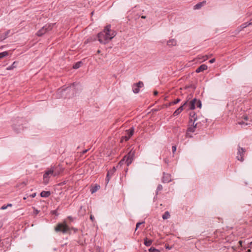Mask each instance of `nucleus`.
<instances>
[{
    "label": "nucleus",
    "instance_id": "nucleus-41",
    "mask_svg": "<svg viewBox=\"0 0 252 252\" xmlns=\"http://www.w3.org/2000/svg\"><path fill=\"white\" fill-rule=\"evenodd\" d=\"M91 219L93 220L94 217L92 215L91 216Z\"/></svg>",
    "mask_w": 252,
    "mask_h": 252
},
{
    "label": "nucleus",
    "instance_id": "nucleus-15",
    "mask_svg": "<svg viewBox=\"0 0 252 252\" xmlns=\"http://www.w3.org/2000/svg\"><path fill=\"white\" fill-rule=\"evenodd\" d=\"M50 195V191H42L40 195L42 197H47Z\"/></svg>",
    "mask_w": 252,
    "mask_h": 252
},
{
    "label": "nucleus",
    "instance_id": "nucleus-47",
    "mask_svg": "<svg viewBox=\"0 0 252 252\" xmlns=\"http://www.w3.org/2000/svg\"><path fill=\"white\" fill-rule=\"evenodd\" d=\"M26 197H24V200H26Z\"/></svg>",
    "mask_w": 252,
    "mask_h": 252
},
{
    "label": "nucleus",
    "instance_id": "nucleus-37",
    "mask_svg": "<svg viewBox=\"0 0 252 252\" xmlns=\"http://www.w3.org/2000/svg\"><path fill=\"white\" fill-rule=\"evenodd\" d=\"M2 226H3V222L2 221H0V228H1Z\"/></svg>",
    "mask_w": 252,
    "mask_h": 252
},
{
    "label": "nucleus",
    "instance_id": "nucleus-30",
    "mask_svg": "<svg viewBox=\"0 0 252 252\" xmlns=\"http://www.w3.org/2000/svg\"><path fill=\"white\" fill-rule=\"evenodd\" d=\"M195 106H197L199 108L201 107V102L197 100V102L195 103Z\"/></svg>",
    "mask_w": 252,
    "mask_h": 252
},
{
    "label": "nucleus",
    "instance_id": "nucleus-36",
    "mask_svg": "<svg viewBox=\"0 0 252 252\" xmlns=\"http://www.w3.org/2000/svg\"><path fill=\"white\" fill-rule=\"evenodd\" d=\"M35 196H36V193H33V194H32V195H30V196H31V197H32V198H34V197H35Z\"/></svg>",
    "mask_w": 252,
    "mask_h": 252
},
{
    "label": "nucleus",
    "instance_id": "nucleus-44",
    "mask_svg": "<svg viewBox=\"0 0 252 252\" xmlns=\"http://www.w3.org/2000/svg\"><path fill=\"white\" fill-rule=\"evenodd\" d=\"M246 252H251L250 250H248Z\"/></svg>",
    "mask_w": 252,
    "mask_h": 252
},
{
    "label": "nucleus",
    "instance_id": "nucleus-35",
    "mask_svg": "<svg viewBox=\"0 0 252 252\" xmlns=\"http://www.w3.org/2000/svg\"><path fill=\"white\" fill-rule=\"evenodd\" d=\"M215 58L211 59V60L209 61V62H210V63H215Z\"/></svg>",
    "mask_w": 252,
    "mask_h": 252
},
{
    "label": "nucleus",
    "instance_id": "nucleus-4",
    "mask_svg": "<svg viewBox=\"0 0 252 252\" xmlns=\"http://www.w3.org/2000/svg\"><path fill=\"white\" fill-rule=\"evenodd\" d=\"M54 174V170L52 169H49L46 171L45 173L43 175V184L44 185H47L49 182V179L52 176H55Z\"/></svg>",
    "mask_w": 252,
    "mask_h": 252
},
{
    "label": "nucleus",
    "instance_id": "nucleus-20",
    "mask_svg": "<svg viewBox=\"0 0 252 252\" xmlns=\"http://www.w3.org/2000/svg\"><path fill=\"white\" fill-rule=\"evenodd\" d=\"M17 64V63H16V62L13 63L10 66L7 67L6 69L7 70H10L13 69L14 68H15L16 67Z\"/></svg>",
    "mask_w": 252,
    "mask_h": 252
},
{
    "label": "nucleus",
    "instance_id": "nucleus-16",
    "mask_svg": "<svg viewBox=\"0 0 252 252\" xmlns=\"http://www.w3.org/2000/svg\"><path fill=\"white\" fill-rule=\"evenodd\" d=\"M209 58V56H202V55H199L197 57V59L199 60H202V62L205 61L206 60H208Z\"/></svg>",
    "mask_w": 252,
    "mask_h": 252
},
{
    "label": "nucleus",
    "instance_id": "nucleus-46",
    "mask_svg": "<svg viewBox=\"0 0 252 252\" xmlns=\"http://www.w3.org/2000/svg\"><path fill=\"white\" fill-rule=\"evenodd\" d=\"M2 48H3V46H0V49H2Z\"/></svg>",
    "mask_w": 252,
    "mask_h": 252
},
{
    "label": "nucleus",
    "instance_id": "nucleus-48",
    "mask_svg": "<svg viewBox=\"0 0 252 252\" xmlns=\"http://www.w3.org/2000/svg\"><path fill=\"white\" fill-rule=\"evenodd\" d=\"M142 18H145V16H143L142 17Z\"/></svg>",
    "mask_w": 252,
    "mask_h": 252
},
{
    "label": "nucleus",
    "instance_id": "nucleus-17",
    "mask_svg": "<svg viewBox=\"0 0 252 252\" xmlns=\"http://www.w3.org/2000/svg\"><path fill=\"white\" fill-rule=\"evenodd\" d=\"M238 124L239 125L244 126H248L250 124V123L249 122L244 121L243 120L239 121V122H238Z\"/></svg>",
    "mask_w": 252,
    "mask_h": 252
},
{
    "label": "nucleus",
    "instance_id": "nucleus-26",
    "mask_svg": "<svg viewBox=\"0 0 252 252\" xmlns=\"http://www.w3.org/2000/svg\"><path fill=\"white\" fill-rule=\"evenodd\" d=\"M135 85L136 87H139V88L143 87V86H144V84H143V82H141V81H139L137 83L135 84Z\"/></svg>",
    "mask_w": 252,
    "mask_h": 252
},
{
    "label": "nucleus",
    "instance_id": "nucleus-43",
    "mask_svg": "<svg viewBox=\"0 0 252 252\" xmlns=\"http://www.w3.org/2000/svg\"><path fill=\"white\" fill-rule=\"evenodd\" d=\"M160 187H161L160 186H159L158 187V189H160Z\"/></svg>",
    "mask_w": 252,
    "mask_h": 252
},
{
    "label": "nucleus",
    "instance_id": "nucleus-23",
    "mask_svg": "<svg viewBox=\"0 0 252 252\" xmlns=\"http://www.w3.org/2000/svg\"><path fill=\"white\" fill-rule=\"evenodd\" d=\"M152 243V241L148 240V239H146L144 240V244L145 246L149 247Z\"/></svg>",
    "mask_w": 252,
    "mask_h": 252
},
{
    "label": "nucleus",
    "instance_id": "nucleus-8",
    "mask_svg": "<svg viewBox=\"0 0 252 252\" xmlns=\"http://www.w3.org/2000/svg\"><path fill=\"white\" fill-rule=\"evenodd\" d=\"M187 104V102H184V103L181 106H180V108H179L177 110H176L174 112H173V116H177L179 114H180L183 110L184 106L185 105H186Z\"/></svg>",
    "mask_w": 252,
    "mask_h": 252
},
{
    "label": "nucleus",
    "instance_id": "nucleus-22",
    "mask_svg": "<svg viewBox=\"0 0 252 252\" xmlns=\"http://www.w3.org/2000/svg\"><path fill=\"white\" fill-rule=\"evenodd\" d=\"M170 217V215L169 212L166 211L165 213L163 215L162 218L164 220H166L169 219Z\"/></svg>",
    "mask_w": 252,
    "mask_h": 252
},
{
    "label": "nucleus",
    "instance_id": "nucleus-34",
    "mask_svg": "<svg viewBox=\"0 0 252 252\" xmlns=\"http://www.w3.org/2000/svg\"><path fill=\"white\" fill-rule=\"evenodd\" d=\"M143 222H138L136 224V227L135 231L137 230V228L139 227V225H140L141 224H142Z\"/></svg>",
    "mask_w": 252,
    "mask_h": 252
},
{
    "label": "nucleus",
    "instance_id": "nucleus-10",
    "mask_svg": "<svg viewBox=\"0 0 252 252\" xmlns=\"http://www.w3.org/2000/svg\"><path fill=\"white\" fill-rule=\"evenodd\" d=\"M207 69V66L206 65L203 64L202 65H201L199 67H198L197 69L195 70V72H203L204 70H206Z\"/></svg>",
    "mask_w": 252,
    "mask_h": 252
},
{
    "label": "nucleus",
    "instance_id": "nucleus-39",
    "mask_svg": "<svg viewBox=\"0 0 252 252\" xmlns=\"http://www.w3.org/2000/svg\"><path fill=\"white\" fill-rule=\"evenodd\" d=\"M154 94V95H157L158 94V92H157V91H155Z\"/></svg>",
    "mask_w": 252,
    "mask_h": 252
},
{
    "label": "nucleus",
    "instance_id": "nucleus-12",
    "mask_svg": "<svg viewBox=\"0 0 252 252\" xmlns=\"http://www.w3.org/2000/svg\"><path fill=\"white\" fill-rule=\"evenodd\" d=\"M115 167H113V169H112V170H110V171H109L108 172V173H107V175H106V182H107V183L109 182V180H110V178H109V176L110 175H113V173H114V172L115 171Z\"/></svg>",
    "mask_w": 252,
    "mask_h": 252
},
{
    "label": "nucleus",
    "instance_id": "nucleus-25",
    "mask_svg": "<svg viewBox=\"0 0 252 252\" xmlns=\"http://www.w3.org/2000/svg\"><path fill=\"white\" fill-rule=\"evenodd\" d=\"M132 90H133V92H134L135 93H138L139 91V88L136 87L135 85L134 84L132 87Z\"/></svg>",
    "mask_w": 252,
    "mask_h": 252
},
{
    "label": "nucleus",
    "instance_id": "nucleus-3",
    "mask_svg": "<svg viewBox=\"0 0 252 252\" xmlns=\"http://www.w3.org/2000/svg\"><path fill=\"white\" fill-rule=\"evenodd\" d=\"M134 152V151L131 150L129 153H128L126 156H125L123 159L119 162V164L121 165L123 164L125 162L127 166L130 165L133 159Z\"/></svg>",
    "mask_w": 252,
    "mask_h": 252
},
{
    "label": "nucleus",
    "instance_id": "nucleus-24",
    "mask_svg": "<svg viewBox=\"0 0 252 252\" xmlns=\"http://www.w3.org/2000/svg\"><path fill=\"white\" fill-rule=\"evenodd\" d=\"M99 188L100 187L98 185H96L95 186H94L93 188L91 189L92 193H93L94 192L97 191L99 189Z\"/></svg>",
    "mask_w": 252,
    "mask_h": 252
},
{
    "label": "nucleus",
    "instance_id": "nucleus-29",
    "mask_svg": "<svg viewBox=\"0 0 252 252\" xmlns=\"http://www.w3.org/2000/svg\"><path fill=\"white\" fill-rule=\"evenodd\" d=\"M195 128V126H191L188 128V131L190 132H193L194 131V129Z\"/></svg>",
    "mask_w": 252,
    "mask_h": 252
},
{
    "label": "nucleus",
    "instance_id": "nucleus-28",
    "mask_svg": "<svg viewBox=\"0 0 252 252\" xmlns=\"http://www.w3.org/2000/svg\"><path fill=\"white\" fill-rule=\"evenodd\" d=\"M82 64V62H77L73 66V68L74 69H77L78 68H79L81 66V65Z\"/></svg>",
    "mask_w": 252,
    "mask_h": 252
},
{
    "label": "nucleus",
    "instance_id": "nucleus-42",
    "mask_svg": "<svg viewBox=\"0 0 252 252\" xmlns=\"http://www.w3.org/2000/svg\"><path fill=\"white\" fill-rule=\"evenodd\" d=\"M35 213H36V214H37L38 213V211L37 210H35Z\"/></svg>",
    "mask_w": 252,
    "mask_h": 252
},
{
    "label": "nucleus",
    "instance_id": "nucleus-11",
    "mask_svg": "<svg viewBox=\"0 0 252 252\" xmlns=\"http://www.w3.org/2000/svg\"><path fill=\"white\" fill-rule=\"evenodd\" d=\"M177 41L175 39H171L167 42V45L169 47H173L176 46Z\"/></svg>",
    "mask_w": 252,
    "mask_h": 252
},
{
    "label": "nucleus",
    "instance_id": "nucleus-33",
    "mask_svg": "<svg viewBox=\"0 0 252 252\" xmlns=\"http://www.w3.org/2000/svg\"><path fill=\"white\" fill-rule=\"evenodd\" d=\"M7 208V206L6 205H3L2 206V207H1V210H5Z\"/></svg>",
    "mask_w": 252,
    "mask_h": 252
},
{
    "label": "nucleus",
    "instance_id": "nucleus-31",
    "mask_svg": "<svg viewBox=\"0 0 252 252\" xmlns=\"http://www.w3.org/2000/svg\"><path fill=\"white\" fill-rule=\"evenodd\" d=\"M149 251L150 252H157V250L154 248H151L149 250Z\"/></svg>",
    "mask_w": 252,
    "mask_h": 252
},
{
    "label": "nucleus",
    "instance_id": "nucleus-7",
    "mask_svg": "<svg viewBox=\"0 0 252 252\" xmlns=\"http://www.w3.org/2000/svg\"><path fill=\"white\" fill-rule=\"evenodd\" d=\"M245 149L242 148H240V147H239L238 149V155L237 156V158L238 159V160H240V161H243L244 160V154L245 153Z\"/></svg>",
    "mask_w": 252,
    "mask_h": 252
},
{
    "label": "nucleus",
    "instance_id": "nucleus-32",
    "mask_svg": "<svg viewBox=\"0 0 252 252\" xmlns=\"http://www.w3.org/2000/svg\"><path fill=\"white\" fill-rule=\"evenodd\" d=\"M172 153H174L176 152V147L175 146H173L172 147Z\"/></svg>",
    "mask_w": 252,
    "mask_h": 252
},
{
    "label": "nucleus",
    "instance_id": "nucleus-14",
    "mask_svg": "<svg viewBox=\"0 0 252 252\" xmlns=\"http://www.w3.org/2000/svg\"><path fill=\"white\" fill-rule=\"evenodd\" d=\"M196 102V100L195 99H194L193 100L189 102V107L190 109L193 110L195 108Z\"/></svg>",
    "mask_w": 252,
    "mask_h": 252
},
{
    "label": "nucleus",
    "instance_id": "nucleus-21",
    "mask_svg": "<svg viewBox=\"0 0 252 252\" xmlns=\"http://www.w3.org/2000/svg\"><path fill=\"white\" fill-rule=\"evenodd\" d=\"M250 26V24H249L248 22H245V23L242 24L240 26L239 28L240 29V30H242L245 28L246 27Z\"/></svg>",
    "mask_w": 252,
    "mask_h": 252
},
{
    "label": "nucleus",
    "instance_id": "nucleus-6",
    "mask_svg": "<svg viewBox=\"0 0 252 252\" xmlns=\"http://www.w3.org/2000/svg\"><path fill=\"white\" fill-rule=\"evenodd\" d=\"M133 133H134V128H131L130 129L126 130V135L125 136H123L122 138L121 142L123 140H125V141L128 140V139H129L131 137V136L133 135Z\"/></svg>",
    "mask_w": 252,
    "mask_h": 252
},
{
    "label": "nucleus",
    "instance_id": "nucleus-13",
    "mask_svg": "<svg viewBox=\"0 0 252 252\" xmlns=\"http://www.w3.org/2000/svg\"><path fill=\"white\" fill-rule=\"evenodd\" d=\"M180 101H181V99L177 98L176 99H175V100L172 101L171 102L169 103V104H166L165 106L166 107H170V106H172L173 105H175V104L179 103Z\"/></svg>",
    "mask_w": 252,
    "mask_h": 252
},
{
    "label": "nucleus",
    "instance_id": "nucleus-18",
    "mask_svg": "<svg viewBox=\"0 0 252 252\" xmlns=\"http://www.w3.org/2000/svg\"><path fill=\"white\" fill-rule=\"evenodd\" d=\"M171 180L170 179H169V176L168 174H164L163 177V181L164 182H169Z\"/></svg>",
    "mask_w": 252,
    "mask_h": 252
},
{
    "label": "nucleus",
    "instance_id": "nucleus-2",
    "mask_svg": "<svg viewBox=\"0 0 252 252\" xmlns=\"http://www.w3.org/2000/svg\"><path fill=\"white\" fill-rule=\"evenodd\" d=\"M55 231L57 232H61L63 234L70 233L71 230H75L73 228H70L67 225L66 221H63V222L58 223L55 227Z\"/></svg>",
    "mask_w": 252,
    "mask_h": 252
},
{
    "label": "nucleus",
    "instance_id": "nucleus-5",
    "mask_svg": "<svg viewBox=\"0 0 252 252\" xmlns=\"http://www.w3.org/2000/svg\"><path fill=\"white\" fill-rule=\"evenodd\" d=\"M53 26L54 24H50L43 26L41 29L37 32V35L41 36L47 32L51 31L53 29Z\"/></svg>",
    "mask_w": 252,
    "mask_h": 252
},
{
    "label": "nucleus",
    "instance_id": "nucleus-45",
    "mask_svg": "<svg viewBox=\"0 0 252 252\" xmlns=\"http://www.w3.org/2000/svg\"><path fill=\"white\" fill-rule=\"evenodd\" d=\"M86 152H87V150L84 151V152H83L84 153H86Z\"/></svg>",
    "mask_w": 252,
    "mask_h": 252
},
{
    "label": "nucleus",
    "instance_id": "nucleus-19",
    "mask_svg": "<svg viewBox=\"0 0 252 252\" xmlns=\"http://www.w3.org/2000/svg\"><path fill=\"white\" fill-rule=\"evenodd\" d=\"M8 51H4L0 53V59H1L4 57H7L8 55Z\"/></svg>",
    "mask_w": 252,
    "mask_h": 252
},
{
    "label": "nucleus",
    "instance_id": "nucleus-38",
    "mask_svg": "<svg viewBox=\"0 0 252 252\" xmlns=\"http://www.w3.org/2000/svg\"><path fill=\"white\" fill-rule=\"evenodd\" d=\"M249 24H250V26L252 25V20L251 19L249 22H248Z\"/></svg>",
    "mask_w": 252,
    "mask_h": 252
},
{
    "label": "nucleus",
    "instance_id": "nucleus-27",
    "mask_svg": "<svg viewBox=\"0 0 252 252\" xmlns=\"http://www.w3.org/2000/svg\"><path fill=\"white\" fill-rule=\"evenodd\" d=\"M242 120H243L244 121H248L250 123H251V119H249L248 116H246V115L243 116Z\"/></svg>",
    "mask_w": 252,
    "mask_h": 252
},
{
    "label": "nucleus",
    "instance_id": "nucleus-1",
    "mask_svg": "<svg viewBox=\"0 0 252 252\" xmlns=\"http://www.w3.org/2000/svg\"><path fill=\"white\" fill-rule=\"evenodd\" d=\"M110 28V25L106 26L103 31L98 34V41L100 43L106 44L116 36V32L111 30Z\"/></svg>",
    "mask_w": 252,
    "mask_h": 252
},
{
    "label": "nucleus",
    "instance_id": "nucleus-40",
    "mask_svg": "<svg viewBox=\"0 0 252 252\" xmlns=\"http://www.w3.org/2000/svg\"><path fill=\"white\" fill-rule=\"evenodd\" d=\"M6 206H7V207H8L12 206V204H8V205H7Z\"/></svg>",
    "mask_w": 252,
    "mask_h": 252
},
{
    "label": "nucleus",
    "instance_id": "nucleus-9",
    "mask_svg": "<svg viewBox=\"0 0 252 252\" xmlns=\"http://www.w3.org/2000/svg\"><path fill=\"white\" fill-rule=\"evenodd\" d=\"M206 0H203L202 2H199L196 5H194L193 9L194 10H198L201 8L202 6H204L206 4Z\"/></svg>",
    "mask_w": 252,
    "mask_h": 252
}]
</instances>
